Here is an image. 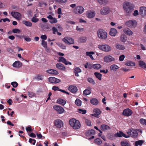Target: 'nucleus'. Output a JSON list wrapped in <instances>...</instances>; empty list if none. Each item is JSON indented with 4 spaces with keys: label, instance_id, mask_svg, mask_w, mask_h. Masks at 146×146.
Returning a JSON list of instances; mask_svg holds the SVG:
<instances>
[{
    "label": "nucleus",
    "instance_id": "nucleus-1",
    "mask_svg": "<svg viewBox=\"0 0 146 146\" xmlns=\"http://www.w3.org/2000/svg\"><path fill=\"white\" fill-rule=\"evenodd\" d=\"M124 11L128 15L130 14L133 10L131 4L129 2L125 1L122 4Z\"/></svg>",
    "mask_w": 146,
    "mask_h": 146
},
{
    "label": "nucleus",
    "instance_id": "nucleus-2",
    "mask_svg": "<svg viewBox=\"0 0 146 146\" xmlns=\"http://www.w3.org/2000/svg\"><path fill=\"white\" fill-rule=\"evenodd\" d=\"M70 125L72 128L75 129H79L81 126L79 121L74 118L70 119L69 120Z\"/></svg>",
    "mask_w": 146,
    "mask_h": 146
},
{
    "label": "nucleus",
    "instance_id": "nucleus-3",
    "mask_svg": "<svg viewBox=\"0 0 146 146\" xmlns=\"http://www.w3.org/2000/svg\"><path fill=\"white\" fill-rule=\"evenodd\" d=\"M97 36L100 39L105 40L107 37L108 34L105 30L100 29L97 31Z\"/></svg>",
    "mask_w": 146,
    "mask_h": 146
},
{
    "label": "nucleus",
    "instance_id": "nucleus-4",
    "mask_svg": "<svg viewBox=\"0 0 146 146\" xmlns=\"http://www.w3.org/2000/svg\"><path fill=\"white\" fill-rule=\"evenodd\" d=\"M98 47L100 50L105 52H109L111 50V47L107 44L98 45Z\"/></svg>",
    "mask_w": 146,
    "mask_h": 146
},
{
    "label": "nucleus",
    "instance_id": "nucleus-5",
    "mask_svg": "<svg viewBox=\"0 0 146 146\" xmlns=\"http://www.w3.org/2000/svg\"><path fill=\"white\" fill-rule=\"evenodd\" d=\"M137 22L135 20H129L125 23V25L127 27L130 28H134L137 25Z\"/></svg>",
    "mask_w": 146,
    "mask_h": 146
},
{
    "label": "nucleus",
    "instance_id": "nucleus-6",
    "mask_svg": "<svg viewBox=\"0 0 146 146\" xmlns=\"http://www.w3.org/2000/svg\"><path fill=\"white\" fill-rule=\"evenodd\" d=\"M84 8L81 6H78L72 11L73 13L78 15L82 14L84 11Z\"/></svg>",
    "mask_w": 146,
    "mask_h": 146
},
{
    "label": "nucleus",
    "instance_id": "nucleus-7",
    "mask_svg": "<svg viewBox=\"0 0 146 146\" xmlns=\"http://www.w3.org/2000/svg\"><path fill=\"white\" fill-rule=\"evenodd\" d=\"M110 11L111 10L109 7L105 6L101 9L100 13L102 15H105L108 14Z\"/></svg>",
    "mask_w": 146,
    "mask_h": 146
},
{
    "label": "nucleus",
    "instance_id": "nucleus-8",
    "mask_svg": "<svg viewBox=\"0 0 146 146\" xmlns=\"http://www.w3.org/2000/svg\"><path fill=\"white\" fill-rule=\"evenodd\" d=\"M104 61L106 63H109L114 61L115 58L110 55H107L105 56L103 58Z\"/></svg>",
    "mask_w": 146,
    "mask_h": 146
},
{
    "label": "nucleus",
    "instance_id": "nucleus-9",
    "mask_svg": "<svg viewBox=\"0 0 146 146\" xmlns=\"http://www.w3.org/2000/svg\"><path fill=\"white\" fill-rule=\"evenodd\" d=\"M11 15L17 20H20L21 19L22 15L20 13L17 12H11Z\"/></svg>",
    "mask_w": 146,
    "mask_h": 146
},
{
    "label": "nucleus",
    "instance_id": "nucleus-10",
    "mask_svg": "<svg viewBox=\"0 0 146 146\" xmlns=\"http://www.w3.org/2000/svg\"><path fill=\"white\" fill-rule=\"evenodd\" d=\"M127 133L128 135L132 137H136L137 135V131L132 129H128L127 131Z\"/></svg>",
    "mask_w": 146,
    "mask_h": 146
},
{
    "label": "nucleus",
    "instance_id": "nucleus-11",
    "mask_svg": "<svg viewBox=\"0 0 146 146\" xmlns=\"http://www.w3.org/2000/svg\"><path fill=\"white\" fill-rule=\"evenodd\" d=\"M62 40L65 43L67 44H73L74 43V40L70 37H65L62 39Z\"/></svg>",
    "mask_w": 146,
    "mask_h": 146
},
{
    "label": "nucleus",
    "instance_id": "nucleus-12",
    "mask_svg": "<svg viewBox=\"0 0 146 146\" xmlns=\"http://www.w3.org/2000/svg\"><path fill=\"white\" fill-rule=\"evenodd\" d=\"M96 13L94 11H88L86 13V15L87 17L89 19H92L94 17Z\"/></svg>",
    "mask_w": 146,
    "mask_h": 146
},
{
    "label": "nucleus",
    "instance_id": "nucleus-13",
    "mask_svg": "<svg viewBox=\"0 0 146 146\" xmlns=\"http://www.w3.org/2000/svg\"><path fill=\"white\" fill-rule=\"evenodd\" d=\"M54 125L58 128H60L62 127L63 125V122L60 119H56L54 121Z\"/></svg>",
    "mask_w": 146,
    "mask_h": 146
},
{
    "label": "nucleus",
    "instance_id": "nucleus-14",
    "mask_svg": "<svg viewBox=\"0 0 146 146\" xmlns=\"http://www.w3.org/2000/svg\"><path fill=\"white\" fill-rule=\"evenodd\" d=\"M54 109L57 111L59 113L61 114L64 111V110L62 107L58 105H55L53 106Z\"/></svg>",
    "mask_w": 146,
    "mask_h": 146
},
{
    "label": "nucleus",
    "instance_id": "nucleus-15",
    "mask_svg": "<svg viewBox=\"0 0 146 146\" xmlns=\"http://www.w3.org/2000/svg\"><path fill=\"white\" fill-rule=\"evenodd\" d=\"M132 111L129 108L124 110L123 112V114L126 116H130L132 115Z\"/></svg>",
    "mask_w": 146,
    "mask_h": 146
},
{
    "label": "nucleus",
    "instance_id": "nucleus-16",
    "mask_svg": "<svg viewBox=\"0 0 146 146\" xmlns=\"http://www.w3.org/2000/svg\"><path fill=\"white\" fill-rule=\"evenodd\" d=\"M139 12L140 15L142 17H144L146 15V7L144 6L140 7Z\"/></svg>",
    "mask_w": 146,
    "mask_h": 146
},
{
    "label": "nucleus",
    "instance_id": "nucleus-17",
    "mask_svg": "<svg viewBox=\"0 0 146 146\" xmlns=\"http://www.w3.org/2000/svg\"><path fill=\"white\" fill-rule=\"evenodd\" d=\"M49 82L52 83L56 84L60 82V80L54 77H50L48 78Z\"/></svg>",
    "mask_w": 146,
    "mask_h": 146
},
{
    "label": "nucleus",
    "instance_id": "nucleus-18",
    "mask_svg": "<svg viewBox=\"0 0 146 146\" xmlns=\"http://www.w3.org/2000/svg\"><path fill=\"white\" fill-rule=\"evenodd\" d=\"M47 18L50 20L49 22L51 24L56 23L57 22V20L55 18L53 17L51 15H49L47 17Z\"/></svg>",
    "mask_w": 146,
    "mask_h": 146
},
{
    "label": "nucleus",
    "instance_id": "nucleus-19",
    "mask_svg": "<svg viewBox=\"0 0 146 146\" xmlns=\"http://www.w3.org/2000/svg\"><path fill=\"white\" fill-rule=\"evenodd\" d=\"M117 33V31L116 29L112 28L110 29L109 34L111 36H115L116 35Z\"/></svg>",
    "mask_w": 146,
    "mask_h": 146
},
{
    "label": "nucleus",
    "instance_id": "nucleus-20",
    "mask_svg": "<svg viewBox=\"0 0 146 146\" xmlns=\"http://www.w3.org/2000/svg\"><path fill=\"white\" fill-rule=\"evenodd\" d=\"M58 61L59 62H62L66 65L68 64L72 65V63L71 62H67L66 59L63 57H59L58 58Z\"/></svg>",
    "mask_w": 146,
    "mask_h": 146
},
{
    "label": "nucleus",
    "instance_id": "nucleus-21",
    "mask_svg": "<svg viewBox=\"0 0 146 146\" xmlns=\"http://www.w3.org/2000/svg\"><path fill=\"white\" fill-rule=\"evenodd\" d=\"M123 31L124 33L129 36L132 35L133 33L131 30L129 28H125L123 29Z\"/></svg>",
    "mask_w": 146,
    "mask_h": 146
},
{
    "label": "nucleus",
    "instance_id": "nucleus-22",
    "mask_svg": "<svg viewBox=\"0 0 146 146\" xmlns=\"http://www.w3.org/2000/svg\"><path fill=\"white\" fill-rule=\"evenodd\" d=\"M13 66L15 68H19L22 66V63L19 61H15L13 64Z\"/></svg>",
    "mask_w": 146,
    "mask_h": 146
},
{
    "label": "nucleus",
    "instance_id": "nucleus-23",
    "mask_svg": "<svg viewBox=\"0 0 146 146\" xmlns=\"http://www.w3.org/2000/svg\"><path fill=\"white\" fill-rule=\"evenodd\" d=\"M115 136L116 137H123L126 138H129L130 137V136L126 135L125 134L121 131H119V132L115 134Z\"/></svg>",
    "mask_w": 146,
    "mask_h": 146
},
{
    "label": "nucleus",
    "instance_id": "nucleus-24",
    "mask_svg": "<svg viewBox=\"0 0 146 146\" xmlns=\"http://www.w3.org/2000/svg\"><path fill=\"white\" fill-rule=\"evenodd\" d=\"M68 90L72 93H75L78 90L77 88L75 86H70L68 88Z\"/></svg>",
    "mask_w": 146,
    "mask_h": 146
},
{
    "label": "nucleus",
    "instance_id": "nucleus-25",
    "mask_svg": "<svg viewBox=\"0 0 146 146\" xmlns=\"http://www.w3.org/2000/svg\"><path fill=\"white\" fill-rule=\"evenodd\" d=\"M115 48L119 50H124L125 49V47L124 45L119 43H116L115 45Z\"/></svg>",
    "mask_w": 146,
    "mask_h": 146
},
{
    "label": "nucleus",
    "instance_id": "nucleus-26",
    "mask_svg": "<svg viewBox=\"0 0 146 146\" xmlns=\"http://www.w3.org/2000/svg\"><path fill=\"white\" fill-rule=\"evenodd\" d=\"M94 113L92 114V116H95L97 117L101 113V111L98 108L95 109L93 110Z\"/></svg>",
    "mask_w": 146,
    "mask_h": 146
},
{
    "label": "nucleus",
    "instance_id": "nucleus-27",
    "mask_svg": "<svg viewBox=\"0 0 146 146\" xmlns=\"http://www.w3.org/2000/svg\"><path fill=\"white\" fill-rule=\"evenodd\" d=\"M56 67L61 70L65 71L66 69L64 66L63 64L60 63H57L56 64Z\"/></svg>",
    "mask_w": 146,
    "mask_h": 146
},
{
    "label": "nucleus",
    "instance_id": "nucleus-28",
    "mask_svg": "<svg viewBox=\"0 0 146 146\" xmlns=\"http://www.w3.org/2000/svg\"><path fill=\"white\" fill-rule=\"evenodd\" d=\"M46 72L49 74L53 75H58V72L54 69H50L47 70Z\"/></svg>",
    "mask_w": 146,
    "mask_h": 146
},
{
    "label": "nucleus",
    "instance_id": "nucleus-29",
    "mask_svg": "<svg viewBox=\"0 0 146 146\" xmlns=\"http://www.w3.org/2000/svg\"><path fill=\"white\" fill-rule=\"evenodd\" d=\"M119 68V66L115 64H112L110 66V70L113 72L116 71Z\"/></svg>",
    "mask_w": 146,
    "mask_h": 146
},
{
    "label": "nucleus",
    "instance_id": "nucleus-30",
    "mask_svg": "<svg viewBox=\"0 0 146 146\" xmlns=\"http://www.w3.org/2000/svg\"><path fill=\"white\" fill-rule=\"evenodd\" d=\"M97 1L100 5H106L109 3V0H97Z\"/></svg>",
    "mask_w": 146,
    "mask_h": 146
},
{
    "label": "nucleus",
    "instance_id": "nucleus-31",
    "mask_svg": "<svg viewBox=\"0 0 146 146\" xmlns=\"http://www.w3.org/2000/svg\"><path fill=\"white\" fill-rule=\"evenodd\" d=\"M90 102L93 105L96 106L98 104V101L96 98H92L90 100Z\"/></svg>",
    "mask_w": 146,
    "mask_h": 146
},
{
    "label": "nucleus",
    "instance_id": "nucleus-32",
    "mask_svg": "<svg viewBox=\"0 0 146 146\" xmlns=\"http://www.w3.org/2000/svg\"><path fill=\"white\" fill-rule=\"evenodd\" d=\"M95 53L92 51L87 52L86 53V56L90 57V58L93 60H95V59L93 57L92 54H94Z\"/></svg>",
    "mask_w": 146,
    "mask_h": 146
},
{
    "label": "nucleus",
    "instance_id": "nucleus-33",
    "mask_svg": "<svg viewBox=\"0 0 146 146\" xmlns=\"http://www.w3.org/2000/svg\"><path fill=\"white\" fill-rule=\"evenodd\" d=\"M81 70L79 68L76 67L74 69V72L76 76H78L79 75L78 73L81 72Z\"/></svg>",
    "mask_w": 146,
    "mask_h": 146
},
{
    "label": "nucleus",
    "instance_id": "nucleus-34",
    "mask_svg": "<svg viewBox=\"0 0 146 146\" xmlns=\"http://www.w3.org/2000/svg\"><path fill=\"white\" fill-rule=\"evenodd\" d=\"M120 41L123 42H125L127 39V37L124 34H122L120 36Z\"/></svg>",
    "mask_w": 146,
    "mask_h": 146
},
{
    "label": "nucleus",
    "instance_id": "nucleus-35",
    "mask_svg": "<svg viewBox=\"0 0 146 146\" xmlns=\"http://www.w3.org/2000/svg\"><path fill=\"white\" fill-rule=\"evenodd\" d=\"M101 128L102 130L106 131L110 129V128L108 125H102L101 126Z\"/></svg>",
    "mask_w": 146,
    "mask_h": 146
},
{
    "label": "nucleus",
    "instance_id": "nucleus-36",
    "mask_svg": "<svg viewBox=\"0 0 146 146\" xmlns=\"http://www.w3.org/2000/svg\"><path fill=\"white\" fill-rule=\"evenodd\" d=\"M57 103L59 104L64 106L66 104V101L62 99H58L57 100Z\"/></svg>",
    "mask_w": 146,
    "mask_h": 146
},
{
    "label": "nucleus",
    "instance_id": "nucleus-37",
    "mask_svg": "<svg viewBox=\"0 0 146 146\" xmlns=\"http://www.w3.org/2000/svg\"><path fill=\"white\" fill-rule=\"evenodd\" d=\"M139 66L143 68H146V65L145 63L143 61L140 60L139 62Z\"/></svg>",
    "mask_w": 146,
    "mask_h": 146
},
{
    "label": "nucleus",
    "instance_id": "nucleus-38",
    "mask_svg": "<svg viewBox=\"0 0 146 146\" xmlns=\"http://www.w3.org/2000/svg\"><path fill=\"white\" fill-rule=\"evenodd\" d=\"M125 65L128 66H135V64L134 62L130 61H128L126 62L125 64Z\"/></svg>",
    "mask_w": 146,
    "mask_h": 146
},
{
    "label": "nucleus",
    "instance_id": "nucleus-39",
    "mask_svg": "<svg viewBox=\"0 0 146 146\" xmlns=\"http://www.w3.org/2000/svg\"><path fill=\"white\" fill-rule=\"evenodd\" d=\"M92 67L95 69H98L102 67L101 65L99 64H96L92 65Z\"/></svg>",
    "mask_w": 146,
    "mask_h": 146
},
{
    "label": "nucleus",
    "instance_id": "nucleus-40",
    "mask_svg": "<svg viewBox=\"0 0 146 146\" xmlns=\"http://www.w3.org/2000/svg\"><path fill=\"white\" fill-rule=\"evenodd\" d=\"M23 23L27 26L31 27L32 25V23L29 21H23Z\"/></svg>",
    "mask_w": 146,
    "mask_h": 146
},
{
    "label": "nucleus",
    "instance_id": "nucleus-41",
    "mask_svg": "<svg viewBox=\"0 0 146 146\" xmlns=\"http://www.w3.org/2000/svg\"><path fill=\"white\" fill-rule=\"evenodd\" d=\"M121 144V146H131L130 143L126 141H122Z\"/></svg>",
    "mask_w": 146,
    "mask_h": 146
},
{
    "label": "nucleus",
    "instance_id": "nucleus-42",
    "mask_svg": "<svg viewBox=\"0 0 146 146\" xmlns=\"http://www.w3.org/2000/svg\"><path fill=\"white\" fill-rule=\"evenodd\" d=\"M91 88H90L89 89H86L85 90H84L83 92V93L84 95H88L90 94L91 92Z\"/></svg>",
    "mask_w": 146,
    "mask_h": 146
},
{
    "label": "nucleus",
    "instance_id": "nucleus-43",
    "mask_svg": "<svg viewBox=\"0 0 146 146\" xmlns=\"http://www.w3.org/2000/svg\"><path fill=\"white\" fill-rule=\"evenodd\" d=\"M144 141L142 140H139L137 141H136L135 142V146H138V145L141 146L142 145L143 143H144Z\"/></svg>",
    "mask_w": 146,
    "mask_h": 146
},
{
    "label": "nucleus",
    "instance_id": "nucleus-44",
    "mask_svg": "<svg viewBox=\"0 0 146 146\" xmlns=\"http://www.w3.org/2000/svg\"><path fill=\"white\" fill-rule=\"evenodd\" d=\"M87 40V38L85 36L81 37L79 39V41L81 42H85Z\"/></svg>",
    "mask_w": 146,
    "mask_h": 146
},
{
    "label": "nucleus",
    "instance_id": "nucleus-45",
    "mask_svg": "<svg viewBox=\"0 0 146 146\" xmlns=\"http://www.w3.org/2000/svg\"><path fill=\"white\" fill-rule=\"evenodd\" d=\"M95 131L93 129L88 130L87 133L88 135H94L95 133Z\"/></svg>",
    "mask_w": 146,
    "mask_h": 146
},
{
    "label": "nucleus",
    "instance_id": "nucleus-46",
    "mask_svg": "<svg viewBox=\"0 0 146 146\" xmlns=\"http://www.w3.org/2000/svg\"><path fill=\"white\" fill-rule=\"evenodd\" d=\"M75 104L78 106H80L81 105L82 102L80 99H77L75 101Z\"/></svg>",
    "mask_w": 146,
    "mask_h": 146
},
{
    "label": "nucleus",
    "instance_id": "nucleus-47",
    "mask_svg": "<svg viewBox=\"0 0 146 146\" xmlns=\"http://www.w3.org/2000/svg\"><path fill=\"white\" fill-rule=\"evenodd\" d=\"M56 43L61 48L63 49H66V46L64 44L60 42H58Z\"/></svg>",
    "mask_w": 146,
    "mask_h": 146
},
{
    "label": "nucleus",
    "instance_id": "nucleus-48",
    "mask_svg": "<svg viewBox=\"0 0 146 146\" xmlns=\"http://www.w3.org/2000/svg\"><path fill=\"white\" fill-rule=\"evenodd\" d=\"M94 74L96 77L98 78L99 80H100L102 77V75L101 74L98 72H95Z\"/></svg>",
    "mask_w": 146,
    "mask_h": 146
},
{
    "label": "nucleus",
    "instance_id": "nucleus-49",
    "mask_svg": "<svg viewBox=\"0 0 146 146\" xmlns=\"http://www.w3.org/2000/svg\"><path fill=\"white\" fill-rule=\"evenodd\" d=\"M95 142L97 144L99 145L101 144L102 143V141L99 138H97L95 139Z\"/></svg>",
    "mask_w": 146,
    "mask_h": 146
},
{
    "label": "nucleus",
    "instance_id": "nucleus-50",
    "mask_svg": "<svg viewBox=\"0 0 146 146\" xmlns=\"http://www.w3.org/2000/svg\"><path fill=\"white\" fill-rule=\"evenodd\" d=\"M78 111L79 113L82 114H85L86 112V110H82L80 109H78Z\"/></svg>",
    "mask_w": 146,
    "mask_h": 146
},
{
    "label": "nucleus",
    "instance_id": "nucleus-51",
    "mask_svg": "<svg viewBox=\"0 0 146 146\" xmlns=\"http://www.w3.org/2000/svg\"><path fill=\"white\" fill-rule=\"evenodd\" d=\"M86 124L88 126H91V123L90 121L88 119H86L85 120Z\"/></svg>",
    "mask_w": 146,
    "mask_h": 146
},
{
    "label": "nucleus",
    "instance_id": "nucleus-52",
    "mask_svg": "<svg viewBox=\"0 0 146 146\" xmlns=\"http://www.w3.org/2000/svg\"><path fill=\"white\" fill-rule=\"evenodd\" d=\"M43 77L42 75H38L36 77V78L38 80H42Z\"/></svg>",
    "mask_w": 146,
    "mask_h": 146
},
{
    "label": "nucleus",
    "instance_id": "nucleus-53",
    "mask_svg": "<svg viewBox=\"0 0 146 146\" xmlns=\"http://www.w3.org/2000/svg\"><path fill=\"white\" fill-rule=\"evenodd\" d=\"M42 45L45 48H46L47 47V43L44 40L42 41Z\"/></svg>",
    "mask_w": 146,
    "mask_h": 146
},
{
    "label": "nucleus",
    "instance_id": "nucleus-54",
    "mask_svg": "<svg viewBox=\"0 0 146 146\" xmlns=\"http://www.w3.org/2000/svg\"><path fill=\"white\" fill-rule=\"evenodd\" d=\"M38 20V19L35 17H33L31 19L32 21L34 23H36L37 22Z\"/></svg>",
    "mask_w": 146,
    "mask_h": 146
},
{
    "label": "nucleus",
    "instance_id": "nucleus-55",
    "mask_svg": "<svg viewBox=\"0 0 146 146\" xmlns=\"http://www.w3.org/2000/svg\"><path fill=\"white\" fill-rule=\"evenodd\" d=\"M36 141L35 139L31 138H30L29 140V142L30 143H32L33 145L35 144Z\"/></svg>",
    "mask_w": 146,
    "mask_h": 146
},
{
    "label": "nucleus",
    "instance_id": "nucleus-56",
    "mask_svg": "<svg viewBox=\"0 0 146 146\" xmlns=\"http://www.w3.org/2000/svg\"><path fill=\"white\" fill-rule=\"evenodd\" d=\"M29 96L31 98H32L35 96V94L32 92H29Z\"/></svg>",
    "mask_w": 146,
    "mask_h": 146
},
{
    "label": "nucleus",
    "instance_id": "nucleus-57",
    "mask_svg": "<svg viewBox=\"0 0 146 146\" xmlns=\"http://www.w3.org/2000/svg\"><path fill=\"white\" fill-rule=\"evenodd\" d=\"M125 58V56L124 55H122L120 56L119 58V61H123Z\"/></svg>",
    "mask_w": 146,
    "mask_h": 146
},
{
    "label": "nucleus",
    "instance_id": "nucleus-58",
    "mask_svg": "<svg viewBox=\"0 0 146 146\" xmlns=\"http://www.w3.org/2000/svg\"><path fill=\"white\" fill-rule=\"evenodd\" d=\"M87 80L89 82L92 84H95V82L94 81V80L91 78H88L87 79Z\"/></svg>",
    "mask_w": 146,
    "mask_h": 146
},
{
    "label": "nucleus",
    "instance_id": "nucleus-59",
    "mask_svg": "<svg viewBox=\"0 0 146 146\" xmlns=\"http://www.w3.org/2000/svg\"><path fill=\"white\" fill-rule=\"evenodd\" d=\"M52 89L55 91H56L57 90L59 91V90H60L58 86H53L52 88Z\"/></svg>",
    "mask_w": 146,
    "mask_h": 146
},
{
    "label": "nucleus",
    "instance_id": "nucleus-60",
    "mask_svg": "<svg viewBox=\"0 0 146 146\" xmlns=\"http://www.w3.org/2000/svg\"><path fill=\"white\" fill-rule=\"evenodd\" d=\"M11 84L14 88H16L18 86V83L16 82H13L11 83Z\"/></svg>",
    "mask_w": 146,
    "mask_h": 146
},
{
    "label": "nucleus",
    "instance_id": "nucleus-61",
    "mask_svg": "<svg viewBox=\"0 0 146 146\" xmlns=\"http://www.w3.org/2000/svg\"><path fill=\"white\" fill-rule=\"evenodd\" d=\"M20 32L21 31L20 30L17 29H14L12 30V32L14 33H20Z\"/></svg>",
    "mask_w": 146,
    "mask_h": 146
},
{
    "label": "nucleus",
    "instance_id": "nucleus-62",
    "mask_svg": "<svg viewBox=\"0 0 146 146\" xmlns=\"http://www.w3.org/2000/svg\"><path fill=\"white\" fill-rule=\"evenodd\" d=\"M140 123L143 124H145L146 120L143 119H141L139 120Z\"/></svg>",
    "mask_w": 146,
    "mask_h": 146
},
{
    "label": "nucleus",
    "instance_id": "nucleus-63",
    "mask_svg": "<svg viewBox=\"0 0 146 146\" xmlns=\"http://www.w3.org/2000/svg\"><path fill=\"white\" fill-rule=\"evenodd\" d=\"M76 30L77 31H79L80 32H82L84 31V29L83 28H80V27L78 26H77L76 27Z\"/></svg>",
    "mask_w": 146,
    "mask_h": 146
},
{
    "label": "nucleus",
    "instance_id": "nucleus-64",
    "mask_svg": "<svg viewBox=\"0 0 146 146\" xmlns=\"http://www.w3.org/2000/svg\"><path fill=\"white\" fill-rule=\"evenodd\" d=\"M133 15L135 16L138 15H139V12L137 10H135L134 11Z\"/></svg>",
    "mask_w": 146,
    "mask_h": 146
}]
</instances>
